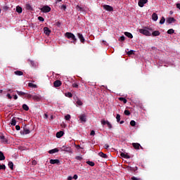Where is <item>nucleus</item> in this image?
Returning a JSON list of instances; mask_svg holds the SVG:
<instances>
[{"mask_svg":"<svg viewBox=\"0 0 180 180\" xmlns=\"http://www.w3.org/2000/svg\"><path fill=\"white\" fill-rule=\"evenodd\" d=\"M119 101H121L124 103H127V100L126 98H123V97L119 98Z\"/></svg>","mask_w":180,"mask_h":180,"instance_id":"nucleus-30","label":"nucleus"},{"mask_svg":"<svg viewBox=\"0 0 180 180\" xmlns=\"http://www.w3.org/2000/svg\"><path fill=\"white\" fill-rule=\"evenodd\" d=\"M148 2V0H139L138 5L140 8H143L146 4Z\"/></svg>","mask_w":180,"mask_h":180,"instance_id":"nucleus-6","label":"nucleus"},{"mask_svg":"<svg viewBox=\"0 0 180 180\" xmlns=\"http://www.w3.org/2000/svg\"><path fill=\"white\" fill-rule=\"evenodd\" d=\"M176 8L180 10V4H176Z\"/></svg>","mask_w":180,"mask_h":180,"instance_id":"nucleus-63","label":"nucleus"},{"mask_svg":"<svg viewBox=\"0 0 180 180\" xmlns=\"http://www.w3.org/2000/svg\"><path fill=\"white\" fill-rule=\"evenodd\" d=\"M86 164H88V165H90V167H94L95 166V163L94 162H91V161H87Z\"/></svg>","mask_w":180,"mask_h":180,"instance_id":"nucleus-34","label":"nucleus"},{"mask_svg":"<svg viewBox=\"0 0 180 180\" xmlns=\"http://www.w3.org/2000/svg\"><path fill=\"white\" fill-rule=\"evenodd\" d=\"M27 98L28 99H30V98H33V96H32V94H27Z\"/></svg>","mask_w":180,"mask_h":180,"instance_id":"nucleus-55","label":"nucleus"},{"mask_svg":"<svg viewBox=\"0 0 180 180\" xmlns=\"http://www.w3.org/2000/svg\"><path fill=\"white\" fill-rule=\"evenodd\" d=\"M77 37H78V38L79 39V40L82 43L85 42V39L84 38V36L82 35V34L78 33Z\"/></svg>","mask_w":180,"mask_h":180,"instance_id":"nucleus-13","label":"nucleus"},{"mask_svg":"<svg viewBox=\"0 0 180 180\" xmlns=\"http://www.w3.org/2000/svg\"><path fill=\"white\" fill-rule=\"evenodd\" d=\"M79 120L82 123H85L86 122V117L84 115H82L79 116Z\"/></svg>","mask_w":180,"mask_h":180,"instance_id":"nucleus-14","label":"nucleus"},{"mask_svg":"<svg viewBox=\"0 0 180 180\" xmlns=\"http://www.w3.org/2000/svg\"><path fill=\"white\" fill-rule=\"evenodd\" d=\"M175 21H176L175 18L170 17V18H167L166 23L171 25V23H175Z\"/></svg>","mask_w":180,"mask_h":180,"instance_id":"nucleus-8","label":"nucleus"},{"mask_svg":"<svg viewBox=\"0 0 180 180\" xmlns=\"http://www.w3.org/2000/svg\"><path fill=\"white\" fill-rule=\"evenodd\" d=\"M60 150L65 151L66 153H72V148H71V147H70V146H63L60 148Z\"/></svg>","mask_w":180,"mask_h":180,"instance_id":"nucleus-2","label":"nucleus"},{"mask_svg":"<svg viewBox=\"0 0 180 180\" xmlns=\"http://www.w3.org/2000/svg\"><path fill=\"white\" fill-rule=\"evenodd\" d=\"M117 122L119 123L120 122V115L117 114L116 116Z\"/></svg>","mask_w":180,"mask_h":180,"instance_id":"nucleus-42","label":"nucleus"},{"mask_svg":"<svg viewBox=\"0 0 180 180\" xmlns=\"http://www.w3.org/2000/svg\"><path fill=\"white\" fill-rule=\"evenodd\" d=\"M65 96H66L68 98H72V94H71L70 92L65 93Z\"/></svg>","mask_w":180,"mask_h":180,"instance_id":"nucleus-33","label":"nucleus"},{"mask_svg":"<svg viewBox=\"0 0 180 180\" xmlns=\"http://www.w3.org/2000/svg\"><path fill=\"white\" fill-rule=\"evenodd\" d=\"M11 124V126H16V120L15 118H12Z\"/></svg>","mask_w":180,"mask_h":180,"instance_id":"nucleus-28","label":"nucleus"},{"mask_svg":"<svg viewBox=\"0 0 180 180\" xmlns=\"http://www.w3.org/2000/svg\"><path fill=\"white\" fill-rule=\"evenodd\" d=\"M27 9H32V6H30V4H27Z\"/></svg>","mask_w":180,"mask_h":180,"instance_id":"nucleus-56","label":"nucleus"},{"mask_svg":"<svg viewBox=\"0 0 180 180\" xmlns=\"http://www.w3.org/2000/svg\"><path fill=\"white\" fill-rule=\"evenodd\" d=\"M38 20H39V22H44V18L41 16L38 17Z\"/></svg>","mask_w":180,"mask_h":180,"instance_id":"nucleus-45","label":"nucleus"},{"mask_svg":"<svg viewBox=\"0 0 180 180\" xmlns=\"http://www.w3.org/2000/svg\"><path fill=\"white\" fill-rule=\"evenodd\" d=\"M174 32H175V30H174V29H169V30L167 31V34H174Z\"/></svg>","mask_w":180,"mask_h":180,"instance_id":"nucleus-31","label":"nucleus"},{"mask_svg":"<svg viewBox=\"0 0 180 180\" xmlns=\"http://www.w3.org/2000/svg\"><path fill=\"white\" fill-rule=\"evenodd\" d=\"M60 9H63V11H65V9H67V6L65 5H62Z\"/></svg>","mask_w":180,"mask_h":180,"instance_id":"nucleus-50","label":"nucleus"},{"mask_svg":"<svg viewBox=\"0 0 180 180\" xmlns=\"http://www.w3.org/2000/svg\"><path fill=\"white\" fill-rule=\"evenodd\" d=\"M50 164H57V165H58V164H60V160H58V159H55V160L51 159V160H50Z\"/></svg>","mask_w":180,"mask_h":180,"instance_id":"nucleus-16","label":"nucleus"},{"mask_svg":"<svg viewBox=\"0 0 180 180\" xmlns=\"http://www.w3.org/2000/svg\"><path fill=\"white\" fill-rule=\"evenodd\" d=\"M22 109H23L24 110L27 111V110H29V106H27V105H26V104H23V105H22Z\"/></svg>","mask_w":180,"mask_h":180,"instance_id":"nucleus-32","label":"nucleus"},{"mask_svg":"<svg viewBox=\"0 0 180 180\" xmlns=\"http://www.w3.org/2000/svg\"><path fill=\"white\" fill-rule=\"evenodd\" d=\"M72 86H73V88H78V84H77V83H73V84H72Z\"/></svg>","mask_w":180,"mask_h":180,"instance_id":"nucleus-51","label":"nucleus"},{"mask_svg":"<svg viewBox=\"0 0 180 180\" xmlns=\"http://www.w3.org/2000/svg\"><path fill=\"white\" fill-rule=\"evenodd\" d=\"M0 140L1 143H3V144L8 143V139H6L4 135L0 136Z\"/></svg>","mask_w":180,"mask_h":180,"instance_id":"nucleus-9","label":"nucleus"},{"mask_svg":"<svg viewBox=\"0 0 180 180\" xmlns=\"http://www.w3.org/2000/svg\"><path fill=\"white\" fill-rule=\"evenodd\" d=\"M65 37L68 39H71V40H75V35L71 32H66L65 34Z\"/></svg>","mask_w":180,"mask_h":180,"instance_id":"nucleus-4","label":"nucleus"},{"mask_svg":"<svg viewBox=\"0 0 180 180\" xmlns=\"http://www.w3.org/2000/svg\"><path fill=\"white\" fill-rule=\"evenodd\" d=\"M64 136V131H60L59 132L56 133V137L58 139H60V137H63Z\"/></svg>","mask_w":180,"mask_h":180,"instance_id":"nucleus-17","label":"nucleus"},{"mask_svg":"<svg viewBox=\"0 0 180 180\" xmlns=\"http://www.w3.org/2000/svg\"><path fill=\"white\" fill-rule=\"evenodd\" d=\"M108 121L106 120H101V124H103V126H105V124H107Z\"/></svg>","mask_w":180,"mask_h":180,"instance_id":"nucleus-47","label":"nucleus"},{"mask_svg":"<svg viewBox=\"0 0 180 180\" xmlns=\"http://www.w3.org/2000/svg\"><path fill=\"white\" fill-rule=\"evenodd\" d=\"M72 179H73V177L71 176H69L68 177V180H72Z\"/></svg>","mask_w":180,"mask_h":180,"instance_id":"nucleus-62","label":"nucleus"},{"mask_svg":"<svg viewBox=\"0 0 180 180\" xmlns=\"http://www.w3.org/2000/svg\"><path fill=\"white\" fill-rule=\"evenodd\" d=\"M120 155L122 158H125L126 160H129L130 158L129 153H121Z\"/></svg>","mask_w":180,"mask_h":180,"instance_id":"nucleus-10","label":"nucleus"},{"mask_svg":"<svg viewBox=\"0 0 180 180\" xmlns=\"http://www.w3.org/2000/svg\"><path fill=\"white\" fill-rule=\"evenodd\" d=\"M103 8L108 12H113V7H112V6L104 4Z\"/></svg>","mask_w":180,"mask_h":180,"instance_id":"nucleus-3","label":"nucleus"},{"mask_svg":"<svg viewBox=\"0 0 180 180\" xmlns=\"http://www.w3.org/2000/svg\"><path fill=\"white\" fill-rule=\"evenodd\" d=\"M7 97L8 98V99H12V96H11V94H7Z\"/></svg>","mask_w":180,"mask_h":180,"instance_id":"nucleus-60","label":"nucleus"},{"mask_svg":"<svg viewBox=\"0 0 180 180\" xmlns=\"http://www.w3.org/2000/svg\"><path fill=\"white\" fill-rule=\"evenodd\" d=\"M98 155L99 157H101V158H108V155L103 153V152L98 153Z\"/></svg>","mask_w":180,"mask_h":180,"instance_id":"nucleus-18","label":"nucleus"},{"mask_svg":"<svg viewBox=\"0 0 180 180\" xmlns=\"http://www.w3.org/2000/svg\"><path fill=\"white\" fill-rule=\"evenodd\" d=\"M28 86L30 88H37V85H36L32 82L28 83Z\"/></svg>","mask_w":180,"mask_h":180,"instance_id":"nucleus-23","label":"nucleus"},{"mask_svg":"<svg viewBox=\"0 0 180 180\" xmlns=\"http://www.w3.org/2000/svg\"><path fill=\"white\" fill-rule=\"evenodd\" d=\"M139 33L143 34L144 36H151V32H153V29L145 27L143 29H139Z\"/></svg>","mask_w":180,"mask_h":180,"instance_id":"nucleus-1","label":"nucleus"},{"mask_svg":"<svg viewBox=\"0 0 180 180\" xmlns=\"http://www.w3.org/2000/svg\"><path fill=\"white\" fill-rule=\"evenodd\" d=\"M76 159L78 160L79 161H81V160H82V157L81 156H77Z\"/></svg>","mask_w":180,"mask_h":180,"instance_id":"nucleus-53","label":"nucleus"},{"mask_svg":"<svg viewBox=\"0 0 180 180\" xmlns=\"http://www.w3.org/2000/svg\"><path fill=\"white\" fill-rule=\"evenodd\" d=\"M165 23V18L162 17L160 21V25H164Z\"/></svg>","mask_w":180,"mask_h":180,"instance_id":"nucleus-35","label":"nucleus"},{"mask_svg":"<svg viewBox=\"0 0 180 180\" xmlns=\"http://www.w3.org/2000/svg\"><path fill=\"white\" fill-rule=\"evenodd\" d=\"M124 34L127 36V37H129V39H133V34H131V33L125 32Z\"/></svg>","mask_w":180,"mask_h":180,"instance_id":"nucleus-21","label":"nucleus"},{"mask_svg":"<svg viewBox=\"0 0 180 180\" xmlns=\"http://www.w3.org/2000/svg\"><path fill=\"white\" fill-rule=\"evenodd\" d=\"M77 104L79 106H82V101H81V100H77Z\"/></svg>","mask_w":180,"mask_h":180,"instance_id":"nucleus-44","label":"nucleus"},{"mask_svg":"<svg viewBox=\"0 0 180 180\" xmlns=\"http://www.w3.org/2000/svg\"><path fill=\"white\" fill-rule=\"evenodd\" d=\"M15 129H16V130H20V126L16 125Z\"/></svg>","mask_w":180,"mask_h":180,"instance_id":"nucleus-59","label":"nucleus"},{"mask_svg":"<svg viewBox=\"0 0 180 180\" xmlns=\"http://www.w3.org/2000/svg\"><path fill=\"white\" fill-rule=\"evenodd\" d=\"M8 167H9L11 169H13V162H8Z\"/></svg>","mask_w":180,"mask_h":180,"instance_id":"nucleus-36","label":"nucleus"},{"mask_svg":"<svg viewBox=\"0 0 180 180\" xmlns=\"http://www.w3.org/2000/svg\"><path fill=\"white\" fill-rule=\"evenodd\" d=\"M71 43H73V44H77V37H75V39H72Z\"/></svg>","mask_w":180,"mask_h":180,"instance_id":"nucleus-48","label":"nucleus"},{"mask_svg":"<svg viewBox=\"0 0 180 180\" xmlns=\"http://www.w3.org/2000/svg\"><path fill=\"white\" fill-rule=\"evenodd\" d=\"M44 32L46 36H49L50 33H51V30H50L47 27H44Z\"/></svg>","mask_w":180,"mask_h":180,"instance_id":"nucleus-11","label":"nucleus"},{"mask_svg":"<svg viewBox=\"0 0 180 180\" xmlns=\"http://www.w3.org/2000/svg\"><path fill=\"white\" fill-rule=\"evenodd\" d=\"M49 117V115L47 114H44V119H47Z\"/></svg>","mask_w":180,"mask_h":180,"instance_id":"nucleus-64","label":"nucleus"},{"mask_svg":"<svg viewBox=\"0 0 180 180\" xmlns=\"http://www.w3.org/2000/svg\"><path fill=\"white\" fill-rule=\"evenodd\" d=\"M30 133V130L29 128L25 127L23 130L20 131V134L25 135V134H29Z\"/></svg>","mask_w":180,"mask_h":180,"instance_id":"nucleus-7","label":"nucleus"},{"mask_svg":"<svg viewBox=\"0 0 180 180\" xmlns=\"http://www.w3.org/2000/svg\"><path fill=\"white\" fill-rule=\"evenodd\" d=\"M0 169H6V166L5 165H0Z\"/></svg>","mask_w":180,"mask_h":180,"instance_id":"nucleus-41","label":"nucleus"},{"mask_svg":"<svg viewBox=\"0 0 180 180\" xmlns=\"http://www.w3.org/2000/svg\"><path fill=\"white\" fill-rule=\"evenodd\" d=\"M90 136H95V131L92 130L90 133Z\"/></svg>","mask_w":180,"mask_h":180,"instance_id":"nucleus-52","label":"nucleus"},{"mask_svg":"<svg viewBox=\"0 0 180 180\" xmlns=\"http://www.w3.org/2000/svg\"><path fill=\"white\" fill-rule=\"evenodd\" d=\"M30 64L32 67H36V63L33 60H30Z\"/></svg>","mask_w":180,"mask_h":180,"instance_id":"nucleus-46","label":"nucleus"},{"mask_svg":"<svg viewBox=\"0 0 180 180\" xmlns=\"http://www.w3.org/2000/svg\"><path fill=\"white\" fill-rule=\"evenodd\" d=\"M61 81L60 80H56L53 82L55 88H58V86H61Z\"/></svg>","mask_w":180,"mask_h":180,"instance_id":"nucleus-12","label":"nucleus"},{"mask_svg":"<svg viewBox=\"0 0 180 180\" xmlns=\"http://www.w3.org/2000/svg\"><path fill=\"white\" fill-rule=\"evenodd\" d=\"M104 148H105V150H108L109 148V146L108 144H105Z\"/></svg>","mask_w":180,"mask_h":180,"instance_id":"nucleus-57","label":"nucleus"},{"mask_svg":"<svg viewBox=\"0 0 180 180\" xmlns=\"http://www.w3.org/2000/svg\"><path fill=\"white\" fill-rule=\"evenodd\" d=\"M152 36H160V31L158 30H156V31H154L151 33Z\"/></svg>","mask_w":180,"mask_h":180,"instance_id":"nucleus-20","label":"nucleus"},{"mask_svg":"<svg viewBox=\"0 0 180 180\" xmlns=\"http://www.w3.org/2000/svg\"><path fill=\"white\" fill-rule=\"evenodd\" d=\"M75 147L77 150H79V148H81V146L79 145H76Z\"/></svg>","mask_w":180,"mask_h":180,"instance_id":"nucleus-61","label":"nucleus"},{"mask_svg":"<svg viewBox=\"0 0 180 180\" xmlns=\"http://www.w3.org/2000/svg\"><path fill=\"white\" fill-rule=\"evenodd\" d=\"M134 51L131 50V51H129L128 52V54L130 56V55H131V54H134Z\"/></svg>","mask_w":180,"mask_h":180,"instance_id":"nucleus-54","label":"nucleus"},{"mask_svg":"<svg viewBox=\"0 0 180 180\" xmlns=\"http://www.w3.org/2000/svg\"><path fill=\"white\" fill-rule=\"evenodd\" d=\"M124 115H126V116H130V111H129V110H125Z\"/></svg>","mask_w":180,"mask_h":180,"instance_id":"nucleus-39","label":"nucleus"},{"mask_svg":"<svg viewBox=\"0 0 180 180\" xmlns=\"http://www.w3.org/2000/svg\"><path fill=\"white\" fill-rule=\"evenodd\" d=\"M65 120H70L71 119V115L68 114L67 115L65 116Z\"/></svg>","mask_w":180,"mask_h":180,"instance_id":"nucleus-38","label":"nucleus"},{"mask_svg":"<svg viewBox=\"0 0 180 180\" xmlns=\"http://www.w3.org/2000/svg\"><path fill=\"white\" fill-rule=\"evenodd\" d=\"M22 7H20V6H18L17 7H16V12H18V13H22Z\"/></svg>","mask_w":180,"mask_h":180,"instance_id":"nucleus-26","label":"nucleus"},{"mask_svg":"<svg viewBox=\"0 0 180 180\" xmlns=\"http://www.w3.org/2000/svg\"><path fill=\"white\" fill-rule=\"evenodd\" d=\"M130 124L132 126V127H134V126H136V121L131 120L130 122Z\"/></svg>","mask_w":180,"mask_h":180,"instance_id":"nucleus-40","label":"nucleus"},{"mask_svg":"<svg viewBox=\"0 0 180 180\" xmlns=\"http://www.w3.org/2000/svg\"><path fill=\"white\" fill-rule=\"evenodd\" d=\"M120 40L121 41H124V40H125L124 36L120 37Z\"/></svg>","mask_w":180,"mask_h":180,"instance_id":"nucleus-49","label":"nucleus"},{"mask_svg":"<svg viewBox=\"0 0 180 180\" xmlns=\"http://www.w3.org/2000/svg\"><path fill=\"white\" fill-rule=\"evenodd\" d=\"M32 98L34 99V101H39L40 96H38V95L32 96Z\"/></svg>","mask_w":180,"mask_h":180,"instance_id":"nucleus-27","label":"nucleus"},{"mask_svg":"<svg viewBox=\"0 0 180 180\" xmlns=\"http://www.w3.org/2000/svg\"><path fill=\"white\" fill-rule=\"evenodd\" d=\"M132 146L134 148H135L136 150H139L140 148V143H133Z\"/></svg>","mask_w":180,"mask_h":180,"instance_id":"nucleus-19","label":"nucleus"},{"mask_svg":"<svg viewBox=\"0 0 180 180\" xmlns=\"http://www.w3.org/2000/svg\"><path fill=\"white\" fill-rule=\"evenodd\" d=\"M41 12H44V13H48V12H50L51 11V8L49 6H45L41 8Z\"/></svg>","mask_w":180,"mask_h":180,"instance_id":"nucleus-5","label":"nucleus"},{"mask_svg":"<svg viewBox=\"0 0 180 180\" xmlns=\"http://www.w3.org/2000/svg\"><path fill=\"white\" fill-rule=\"evenodd\" d=\"M72 178L73 179H78V175L75 174Z\"/></svg>","mask_w":180,"mask_h":180,"instance_id":"nucleus-58","label":"nucleus"},{"mask_svg":"<svg viewBox=\"0 0 180 180\" xmlns=\"http://www.w3.org/2000/svg\"><path fill=\"white\" fill-rule=\"evenodd\" d=\"M76 8L77 9V11H80L81 12H84V9L79 6H77Z\"/></svg>","mask_w":180,"mask_h":180,"instance_id":"nucleus-37","label":"nucleus"},{"mask_svg":"<svg viewBox=\"0 0 180 180\" xmlns=\"http://www.w3.org/2000/svg\"><path fill=\"white\" fill-rule=\"evenodd\" d=\"M107 126H108V129H112V124H110V122H109V121L108 122H107Z\"/></svg>","mask_w":180,"mask_h":180,"instance_id":"nucleus-43","label":"nucleus"},{"mask_svg":"<svg viewBox=\"0 0 180 180\" xmlns=\"http://www.w3.org/2000/svg\"><path fill=\"white\" fill-rule=\"evenodd\" d=\"M5 160V155H4V153L0 151V161H4Z\"/></svg>","mask_w":180,"mask_h":180,"instance_id":"nucleus-24","label":"nucleus"},{"mask_svg":"<svg viewBox=\"0 0 180 180\" xmlns=\"http://www.w3.org/2000/svg\"><path fill=\"white\" fill-rule=\"evenodd\" d=\"M152 19L154 20V22H157V20H158V15H157L155 13H153L152 14Z\"/></svg>","mask_w":180,"mask_h":180,"instance_id":"nucleus-15","label":"nucleus"},{"mask_svg":"<svg viewBox=\"0 0 180 180\" xmlns=\"http://www.w3.org/2000/svg\"><path fill=\"white\" fill-rule=\"evenodd\" d=\"M56 153H58V150L57 148H54L49 151V154H54Z\"/></svg>","mask_w":180,"mask_h":180,"instance_id":"nucleus-22","label":"nucleus"},{"mask_svg":"<svg viewBox=\"0 0 180 180\" xmlns=\"http://www.w3.org/2000/svg\"><path fill=\"white\" fill-rule=\"evenodd\" d=\"M14 74H15V75L20 76V75H23V72L17 70V71L14 72Z\"/></svg>","mask_w":180,"mask_h":180,"instance_id":"nucleus-25","label":"nucleus"},{"mask_svg":"<svg viewBox=\"0 0 180 180\" xmlns=\"http://www.w3.org/2000/svg\"><path fill=\"white\" fill-rule=\"evenodd\" d=\"M18 95H19V96H23V95H26V93L23 92V91H16Z\"/></svg>","mask_w":180,"mask_h":180,"instance_id":"nucleus-29","label":"nucleus"}]
</instances>
